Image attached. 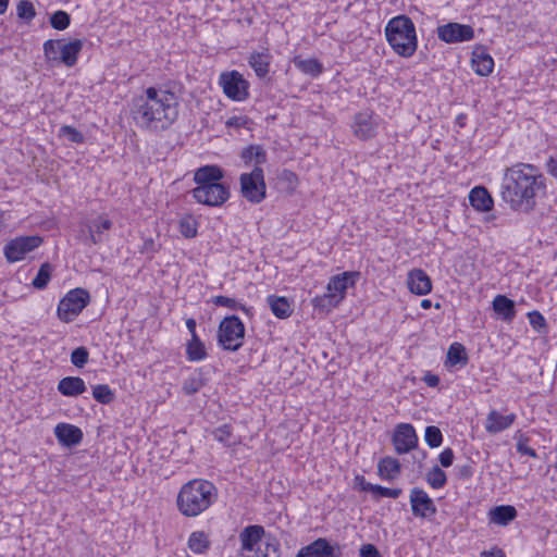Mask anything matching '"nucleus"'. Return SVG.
Returning <instances> with one entry per match:
<instances>
[{
  "label": "nucleus",
  "instance_id": "nucleus-4",
  "mask_svg": "<svg viewBox=\"0 0 557 557\" xmlns=\"http://www.w3.org/2000/svg\"><path fill=\"white\" fill-rule=\"evenodd\" d=\"M385 36L393 50L401 57H411L417 50L414 25L405 15L396 16L387 23Z\"/></svg>",
  "mask_w": 557,
  "mask_h": 557
},
{
  "label": "nucleus",
  "instance_id": "nucleus-13",
  "mask_svg": "<svg viewBox=\"0 0 557 557\" xmlns=\"http://www.w3.org/2000/svg\"><path fill=\"white\" fill-rule=\"evenodd\" d=\"M409 502L412 515L417 518L430 520L437 511L433 499L420 487L410 490Z\"/></svg>",
  "mask_w": 557,
  "mask_h": 557
},
{
  "label": "nucleus",
  "instance_id": "nucleus-41",
  "mask_svg": "<svg viewBox=\"0 0 557 557\" xmlns=\"http://www.w3.org/2000/svg\"><path fill=\"white\" fill-rule=\"evenodd\" d=\"M92 397L102 405H109L115 399L113 389L108 384L92 386Z\"/></svg>",
  "mask_w": 557,
  "mask_h": 557
},
{
  "label": "nucleus",
  "instance_id": "nucleus-9",
  "mask_svg": "<svg viewBox=\"0 0 557 557\" xmlns=\"http://www.w3.org/2000/svg\"><path fill=\"white\" fill-rule=\"evenodd\" d=\"M382 122L379 114H375L370 107H366L354 115L351 129L357 138L368 140L376 136Z\"/></svg>",
  "mask_w": 557,
  "mask_h": 557
},
{
  "label": "nucleus",
  "instance_id": "nucleus-11",
  "mask_svg": "<svg viewBox=\"0 0 557 557\" xmlns=\"http://www.w3.org/2000/svg\"><path fill=\"white\" fill-rule=\"evenodd\" d=\"M220 84L224 94L234 101H243L248 95V82L237 71L223 73L220 77Z\"/></svg>",
  "mask_w": 557,
  "mask_h": 557
},
{
  "label": "nucleus",
  "instance_id": "nucleus-54",
  "mask_svg": "<svg viewBox=\"0 0 557 557\" xmlns=\"http://www.w3.org/2000/svg\"><path fill=\"white\" fill-rule=\"evenodd\" d=\"M226 126L227 127H232V128H235V129H240V128H245V129H248V131H251L252 129V120L249 119L248 116L246 115H235V116H232L230 117L226 122H225Z\"/></svg>",
  "mask_w": 557,
  "mask_h": 557
},
{
  "label": "nucleus",
  "instance_id": "nucleus-29",
  "mask_svg": "<svg viewBox=\"0 0 557 557\" xmlns=\"http://www.w3.org/2000/svg\"><path fill=\"white\" fill-rule=\"evenodd\" d=\"M400 473V462L393 457H384L377 463V474L382 480L393 481Z\"/></svg>",
  "mask_w": 557,
  "mask_h": 557
},
{
  "label": "nucleus",
  "instance_id": "nucleus-23",
  "mask_svg": "<svg viewBox=\"0 0 557 557\" xmlns=\"http://www.w3.org/2000/svg\"><path fill=\"white\" fill-rule=\"evenodd\" d=\"M58 392L66 397H77L86 392L85 381L79 376H65L58 383Z\"/></svg>",
  "mask_w": 557,
  "mask_h": 557
},
{
  "label": "nucleus",
  "instance_id": "nucleus-42",
  "mask_svg": "<svg viewBox=\"0 0 557 557\" xmlns=\"http://www.w3.org/2000/svg\"><path fill=\"white\" fill-rule=\"evenodd\" d=\"M212 436L215 441L220 442L225 447L235 445V442L231 441L233 437V428L228 423L215 428L212 431Z\"/></svg>",
  "mask_w": 557,
  "mask_h": 557
},
{
  "label": "nucleus",
  "instance_id": "nucleus-55",
  "mask_svg": "<svg viewBox=\"0 0 557 557\" xmlns=\"http://www.w3.org/2000/svg\"><path fill=\"white\" fill-rule=\"evenodd\" d=\"M17 15L21 18L30 21L35 17L36 12L33 3L27 0H22L17 4Z\"/></svg>",
  "mask_w": 557,
  "mask_h": 557
},
{
  "label": "nucleus",
  "instance_id": "nucleus-30",
  "mask_svg": "<svg viewBox=\"0 0 557 557\" xmlns=\"http://www.w3.org/2000/svg\"><path fill=\"white\" fill-rule=\"evenodd\" d=\"M469 361L466 348L462 344L455 342L447 350L445 367H465Z\"/></svg>",
  "mask_w": 557,
  "mask_h": 557
},
{
  "label": "nucleus",
  "instance_id": "nucleus-10",
  "mask_svg": "<svg viewBox=\"0 0 557 557\" xmlns=\"http://www.w3.org/2000/svg\"><path fill=\"white\" fill-rule=\"evenodd\" d=\"M42 243L40 236H20L8 242L3 248L7 260L11 263L21 261Z\"/></svg>",
  "mask_w": 557,
  "mask_h": 557
},
{
  "label": "nucleus",
  "instance_id": "nucleus-24",
  "mask_svg": "<svg viewBox=\"0 0 557 557\" xmlns=\"http://www.w3.org/2000/svg\"><path fill=\"white\" fill-rule=\"evenodd\" d=\"M112 222L109 219L102 216L94 220L88 226L89 236L86 238L91 245H98L108 239V235L104 231H109L112 227Z\"/></svg>",
  "mask_w": 557,
  "mask_h": 557
},
{
  "label": "nucleus",
  "instance_id": "nucleus-21",
  "mask_svg": "<svg viewBox=\"0 0 557 557\" xmlns=\"http://www.w3.org/2000/svg\"><path fill=\"white\" fill-rule=\"evenodd\" d=\"M308 557H339V546H332L326 539L320 537L302 547Z\"/></svg>",
  "mask_w": 557,
  "mask_h": 557
},
{
  "label": "nucleus",
  "instance_id": "nucleus-12",
  "mask_svg": "<svg viewBox=\"0 0 557 557\" xmlns=\"http://www.w3.org/2000/svg\"><path fill=\"white\" fill-rule=\"evenodd\" d=\"M418 435L412 424L399 423L392 435V444L398 455L407 454L418 446Z\"/></svg>",
  "mask_w": 557,
  "mask_h": 557
},
{
  "label": "nucleus",
  "instance_id": "nucleus-7",
  "mask_svg": "<svg viewBox=\"0 0 557 557\" xmlns=\"http://www.w3.org/2000/svg\"><path fill=\"white\" fill-rule=\"evenodd\" d=\"M240 193L248 202L258 205L267 197V185L261 166H255L249 173L239 176Z\"/></svg>",
  "mask_w": 557,
  "mask_h": 557
},
{
  "label": "nucleus",
  "instance_id": "nucleus-60",
  "mask_svg": "<svg viewBox=\"0 0 557 557\" xmlns=\"http://www.w3.org/2000/svg\"><path fill=\"white\" fill-rule=\"evenodd\" d=\"M360 557H382L377 547L373 544H363L359 549Z\"/></svg>",
  "mask_w": 557,
  "mask_h": 557
},
{
  "label": "nucleus",
  "instance_id": "nucleus-33",
  "mask_svg": "<svg viewBox=\"0 0 557 557\" xmlns=\"http://www.w3.org/2000/svg\"><path fill=\"white\" fill-rule=\"evenodd\" d=\"M267 302L272 313L278 319H286L293 312L290 302L286 297L270 295L267 298Z\"/></svg>",
  "mask_w": 557,
  "mask_h": 557
},
{
  "label": "nucleus",
  "instance_id": "nucleus-18",
  "mask_svg": "<svg viewBox=\"0 0 557 557\" xmlns=\"http://www.w3.org/2000/svg\"><path fill=\"white\" fill-rule=\"evenodd\" d=\"M407 285L416 295H426L432 290V281L422 269H413L408 273Z\"/></svg>",
  "mask_w": 557,
  "mask_h": 557
},
{
  "label": "nucleus",
  "instance_id": "nucleus-59",
  "mask_svg": "<svg viewBox=\"0 0 557 557\" xmlns=\"http://www.w3.org/2000/svg\"><path fill=\"white\" fill-rule=\"evenodd\" d=\"M455 459L454 450L450 447L445 448L438 456V461L442 467L448 468L453 465Z\"/></svg>",
  "mask_w": 557,
  "mask_h": 557
},
{
  "label": "nucleus",
  "instance_id": "nucleus-49",
  "mask_svg": "<svg viewBox=\"0 0 557 557\" xmlns=\"http://www.w3.org/2000/svg\"><path fill=\"white\" fill-rule=\"evenodd\" d=\"M528 319L530 325L535 330L537 333H547V323L544 318V315L537 311L533 310L528 313Z\"/></svg>",
  "mask_w": 557,
  "mask_h": 557
},
{
  "label": "nucleus",
  "instance_id": "nucleus-2",
  "mask_svg": "<svg viewBox=\"0 0 557 557\" xmlns=\"http://www.w3.org/2000/svg\"><path fill=\"white\" fill-rule=\"evenodd\" d=\"M224 170L216 164H207L198 168L194 173L197 185L190 190L196 202L208 207H221L231 197L230 186L222 182Z\"/></svg>",
  "mask_w": 557,
  "mask_h": 557
},
{
  "label": "nucleus",
  "instance_id": "nucleus-43",
  "mask_svg": "<svg viewBox=\"0 0 557 557\" xmlns=\"http://www.w3.org/2000/svg\"><path fill=\"white\" fill-rule=\"evenodd\" d=\"M198 222L191 215H184L178 222L180 233L185 238H194L197 236Z\"/></svg>",
  "mask_w": 557,
  "mask_h": 557
},
{
  "label": "nucleus",
  "instance_id": "nucleus-62",
  "mask_svg": "<svg viewBox=\"0 0 557 557\" xmlns=\"http://www.w3.org/2000/svg\"><path fill=\"white\" fill-rule=\"evenodd\" d=\"M546 170L552 176L557 178V158L549 157L546 161Z\"/></svg>",
  "mask_w": 557,
  "mask_h": 557
},
{
  "label": "nucleus",
  "instance_id": "nucleus-17",
  "mask_svg": "<svg viewBox=\"0 0 557 557\" xmlns=\"http://www.w3.org/2000/svg\"><path fill=\"white\" fill-rule=\"evenodd\" d=\"M265 535V530L260 524H249L239 533L240 549L244 552H252Z\"/></svg>",
  "mask_w": 557,
  "mask_h": 557
},
{
  "label": "nucleus",
  "instance_id": "nucleus-26",
  "mask_svg": "<svg viewBox=\"0 0 557 557\" xmlns=\"http://www.w3.org/2000/svg\"><path fill=\"white\" fill-rule=\"evenodd\" d=\"M472 67L476 74L486 76L493 71L494 60L483 48H476L472 53Z\"/></svg>",
  "mask_w": 557,
  "mask_h": 557
},
{
  "label": "nucleus",
  "instance_id": "nucleus-38",
  "mask_svg": "<svg viewBox=\"0 0 557 557\" xmlns=\"http://www.w3.org/2000/svg\"><path fill=\"white\" fill-rule=\"evenodd\" d=\"M211 302L218 307H226L232 310H242L245 314L251 317L253 314V308L247 307L238 302L235 298L218 295L211 297Z\"/></svg>",
  "mask_w": 557,
  "mask_h": 557
},
{
  "label": "nucleus",
  "instance_id": "nucleus-48",
  "mask_svg": "<svg viewBox=\"0 0 557 557\" xmlns=\"http://www.w3.org/2000/svg\"><path fill=\"white\" fill-rule=\"evenodd\" d=\"M70 22V14L62 10L55 11L50 16V24L57 30H64L65 28L69 27Z\"/></svg>",
  "mask_w": 557,
  "mask_h": 557
},
{
  "label": "nucleus",
  "instance_id": "nucleus-53",
  "mask_svg": "<svg viewBox=\"0 0 557 557\" xmlns=\"http://www.w3.org/2000/svg\"><path fill=\"white\" fill-rule=\"evenodd\" d=\"M88 358L89 351L85 346H79L71 352V362L76 368H83L88 362Z\"/></svg>",
  "mask_w": 557,
  "mask_h": 557
},
{
  "label": "nucleus",
  "instance_id": "nucleus-31",
  "mask_svg": "<svg viewBox=\"0 0 557 557\" xmlns=\"http://www.w3.org/2000/svg\"><path fill=\"white\" fill-rule=\"evenodd\" d=\"M83 48V41L81 39H74L70 42H63L60 50L59 61L63 62L67 66H72L77 61V55Z\"/></svg>",
  "mask_w": 557,
  "mask_h": 557
},
{
  "label": "nucleus",
  "instance_id": "nucleus-22",
  "mask_svg": "<svg viewBox=\"0 0 557 557\" xmlns=\"http://www.w3.org/2000/svg\"><path fill=\"white\" fill-rule=\"evenodd\" d=\"M516 420L515 413L503 416L496 410L490 411L486 418L485 430L491 434H497L508 429Z\"/></svg>",
  "mask_w": 557,
  "mask_h": 557
},
{
  "label": "nucleus",
  "instance_id": "nucleus-46",
  "mask_svg": "<svg viewBox=\"0 0 557 557\" xmlns=\"http://www.w3.org/2000/svg\"><path fill=\"white\" fill-rule=\"evenodd\" d=\"M58 136L66 138L72 144H83L85 141L83 133L70 125L61 126Z\"/></svg>",
  "mask_w": 557,
  "mask_h": 557
},
{
  "label": "nucleus",
  "instance_id": "nucleus-58",
  "mask_svg": "<svg viewBox=\"0 0 557 557\" xmlns=\"http://www.w3.org/2000/svg\"><path fill=\"white\" fill-rule=\"evenodd\" d=\"M159 250L160 245L157 244L152 237H148L144 239L143 246L139 251L144 255H148V257L151 259Z\"/></svg>",
  "mask_w": 557,
  "mask_h": 557
},
{
  "label": "nucleus",
  "instance_id": "nucleus-51",
  "mask_svg": "<svg viewBox=\"0 0 557 557\" xmlns=\"http://www.w3.org/2000/svg\"><path fill=\"white\" fill-rule=\"evenodd\" d=\"M474 462L468 459L465 463L455 466V472L459 480L467 481L474 475Z\"/></svg>",
  "mask_w": 557,
  "mask_h": 557
},
{
  "label": "nucleus",
  "instance_id": "nucleus-61",
  "mask_svg": "<svg viewBox=\"0 0 557 557\" xmlns=\"http://www.w3.org/2000/svg\"><path fill=\"white\" fill-rule=\"evenodd\" d=\"M422 381L429 386V387H437L440 384V377L436 374H433L431 372H426L424 376L422 377Z\"/></svg>",
  "mask_w": 557,
  "mask_h": 557
},
{
  "label": "nucleus",
  "instance_id": "nucleus-47",
  "mask_svg": "<svg viewBox=\"0 0 557 557\" xmlns=\"http://www.w3.org/2000/svg\"><path fill=\"white\" fill-rule=\"evenodd\" d=\"M366 488L370 490V492L375 497L398 498L401 495V493H403V490L399 488V487L389 488V487H385V486H382V485H379V484L368 485V487H366Z\"/></svg>",
  "mask_w": 557,
  "mask_h": 557
},
{
  "label": "nucleus",
  "instance_id": "nucleus-32",
  "mask_svg": "<svg viewBox=\"0 0 557 557\" xmlns=\"http://www.w3.org/2000/svg\"><path fill=\"white\" fill-rule=\"evenodd\" d=\"M240 158L246 165L261 166L267 162V151L260 145H250L243 149Z\"/></svg>",
  "mask_w": 557,
  "mask_h": 557
},
{
  "label": "nucleus",
  "instance_id": "nucleus-39",
  "mask_svg": "<svg viewBox=\"0 0 557 557\" xmlns=\"http://www.w3.org/2000/svg\"><path fill=\"white\" fill-rule=\"evenodd\" d=\"M295 66L300 70L302 73L318 76L322 73V64L315 59H301L299 57L294 58Z\"/></svg>",
  "mask_w": 557,
  "mask_h": 557
},
{
  "label": "nucleus",
  "instance_id": "nucleus-64",
  "mask_svg": "<svg viewBox=\"0 0 557 557\" xmlns=\"http://www.w3.org/2000/svg\"><path fill=\"white\" fill-rule=\"evenodd\" d=\"M482 557H505V554L502 549H494V550H484L481 554Z\"/></svg>",
  "mask_w": 557,
  "mask_h": 557
},
{
  "label": "nucleus",
  "instance_id": "nucleus-8",
  "mask_svg": "<svg viewBox=\"0 0 557 557\" xmlns=\"http://www.w3.org/2000/svg\"><path fill=\"white\" fill-rule=\"evenodd\" d=\"M90 295L84 288L70 290L59 302L57 314L62 322L74 320L89 304Z\"/></svg>",
  "mask_w": 557,
  "mask_h": 557
},
{
  "label": "nucleus",
  "instance_id": "nucleus-34",
  "mask_svg": "<svg viewBox=\"0 0 557 557\" xmlns=\"http://www.w3.org/2000/svg\"><path fill=\"white\" fill-rule=\"evenodd\" d=\"M208 356L206 346L198 335H194L186 344V358L189 361H201Z\"/></svg>",
  "mask_w": 557,
  "mask_h": 557
},
{
  "label": "nucleus",
  "instance_id": "nucleus-44",
  "mask_svg": "<svg viewBox=\"0 0 557 557\" xmlns=\"http://www.w3.org/2000/svg\"><path fill=\"white\" fill-rule=\"evenodd\" d=\"M426 482L433 488H442L447 483L446 473L438 467L434 466L425 475Z\"/></svg>",
  "mask_w": 557,
  "mask_h": 557
},
{
  "label": "nucleus",
  "instance_id": "nucleus-56",
  "mask_svg": "<svg viewBox=\"0 0 557 557\" xmlns=\"http://www.w3.org/2000/svg\"><path fill=\"white\" fill-rule=\"evenodd\" d=\"M146 94H147L148 100L154 101L159 104H164V102H168L174 98L173 92H170V91H162V96L159 97V91L153 87H149L146 90Z\"/></svg>",
  "mask_w": 557,
  "mask_h": 557
},
{
  "label": "nucleus",
  "instance_id": "nucleus-35",
  "mask_svg": "<svg viewBox=\"0 0 557 557\" xmlns=\"http://www.w3.org/2000/svg\"><path fill=\"white\" fill-rule=\"evenodd\" d=\"M277 186L281 191L292 195L298 186V176L293 171L283 169L277 174Z\"/></svg>",
  "mask_w": 557,
  "mask_h": 557
},
{
  "label": "nucleus",
  "instance_id": "nucleus-20",
  "mask_svg": "<svg viewBox=\"0 0 557 557\" xmlns=\"http://www.w3.org/2000/svg\"><path fill=\"white\" fill-rule=\"evenodd\" d=\"M469 202L479 212H488L494 208V199L484 186H475L470 190Z\"/></svg>",
  "mask_w": 557,
  "mask_h": 557
},
{
  "label": "nucleus",
  "instance_id": "nucleus-14",
  "mask_svg": "<svg viewBox=\"0 0 557 557\" xmlns=\"http://www.w3.org/2000/svg\"><path fill=\"white\" fill-rule=\"evenodd\" d=\"M436 34L447 44L469 41L474 37V30L470 25L453 22L438 26Z\"/></svg>",
  "mask_w": 557,
  "mask_h": 557
},
{
  "label": "nucleus",
  "instance_id": "nucleus-37",
  "mask_svg": "<svg viewBox=\"0 0 557 557\" xmlns=\"http://www.w3.org/2000/svg\"><path fill=\"white\" fill-rule=\"evenodd\" d=\"M188 548L194 554H205L210 548V541L203 531H195L188 537Z\"/></svg>",
  "mask_w": 557,
  "mask_h": 557
},
{
  "label": "nucleus",
  "instance_id": "nucleus-6",
  "mask_svg": "<svg viewBox=\"0 0 557 557\" xmlns=\"http://www.w3.org/2000/svg\"><path fill=\"white\" fill-rule=\"evenodd\" d=\"M245 333V324L239 317L226 315L218 326V345L223 350L237 351L244 345Z\"/></svg>",
  "mask_w": 557,
  "mask_h": 557
},
{
  "label": "nucleus",
  "instance_id": "nucleus-50",
  "mask_svg": "<svg viewBox=\"0 0 557 557\" xmlns=\"http://www.w3.org/2000/svg\"><path fill=\"white\" fill-rule=\"evenodd\" d=\"M256 557H281L278 541L275 537L270 539L263 549H258Z\"/></svg>",
  "mask_w": 557,
  "mask_h": 557
},
{
  "label": "nucleus",
  "instance_id": "nucleus-3",
  "mask_svg": "<svg viewBox=\"0 0 557 557\" xmlns=\"http://www.w3.org/2000/svg\"><path fill=\"white\" fill-rule=\"evenodd\" d=\"M218 500V488L205 479H194L182 485L176 506L181 515L187 518L198 517Z\"/></svg>",
  "mask_w": 557,
  "mask_h": 557
},
{
  "label": "nucleus",
  "instance_id": "nucleus-28",
  "mask_svg": "<svg viewBox=\"0 0 557 557\" xmlns=\"http://www.w3.org/2000/svg\"><path fill=\"white\" fill-rule=\"evenodd\" d=\"M272 55L269 50L261 52H252L249 57L248 63L253 69L258 77H265L270 70Z\"/></svg>",
  "mask_w": 557,
  "mask_h": 557
},
{
  "label": "nucleus",
  "instance_id": "nucleus-15",
  "mask_svg": "<svg viewBox=\"0 0 557 557\" xmlns=\"http://www.w3.org/2000/svg\"><path fill=\"white\" fill-rule=\"evenodd\" d=\"M360 275L358 271H346L334 275L326 285V292L335 297H341L342 302L346 297L347 288L354 287Z\"/></svg>",
  "mask_w": 557,
  "mask_h": 557
},
{
  "label": "nucleus",
  "instance_id": "nucleus-63",
  "mask_svg": "<svg viewBox=\"0 0 557 557\" xmlns=\"http://www.w3.org/2000/svg\"><path fill=\"white\" fill-rule=\"evenodd\" d=\"M196 326H197V323H196L195 319L189 318L186 320V327L189 331L191 337H194V335H197Z\"/></svg>",
  "mask_w": 557,
  "mask_h": 557
},
{
  "label": "nucleus",
  "instance_id": "nucleus-45",
  "mask_svg": "<svg viewBox=\"0 0 557 557\" xmlns=\"http://www.w3.org/2000/svg\"><path fill=\"white\" fill-rule=\"evenodd\" d=\"M424 441L430 448H437L443 443V433L435 425H428L424 431Z\"/></svg>",
  "mask_w": 557,
  "mask_h": 557
},
{
  "label": "nucleus",
  "instance_id": "nucleus-16",
  "mask_svg": "<svg viewBox=\"0 0 557 557\" xmlns=\"http://www.w3.org/2000/svg\"><path fill=\"white\" fill-rule=\"evenodd\" d=\"M54 435L60 445L69 448L79 445L84 437L83 431L78 426L64 422L55 425Z\"/></svg>",
  "mask_w": 557,
  "mask_h": 557
},
{
  "label": "nucleus",
  "instance_id": "nucleus-27",
  "mask_svg": "<svg viewBox=\"0 0 557 557\" xmlns=\"http://www.w3.org/2000/svg\"><path fill=\"white\" fill-rule=\"evenodd\" d=\"M208 383L203 368L196 369L190 376L184 380L182 391L185 395L191 396L198 393Z\"/></svg>",
  "mask_w": 557,
  "mask_h": 557
},
{
  "label": "nucleus",
  "instance_id": "nucleus-57",
  "mask_svg": "<svg viewBox=\"0 0 557 557\" xmlns=\"http://www.w3.org/2000/svg\"><path fill=\"white\" fill-rule=\"evenodd\" d=\"M528 442H529V438L521 434L516 444L517 451L521 455H525V456L536 459L539 457V455L535 449H533L532 447H530L528 445Z\"/></svg>",
  "mask_w": 557,
  "mask_h": 557
},
{
  "label": "nucleus",
  "instance_id": "nucleus-40",
  "mask_svg": "<svg viewBox=\"0 0 557 557\" xmlns=\"http://www.w3.org/2000/svg\"><path fill=\"white\" fill-rule=\"evenodd\" d=\"M53 268L49 262L40 265L36 276L32 281V285L36 289H45L51 280Z\"/></svg>",
  "mask_w": 557,
  "mask_h": 557
},
{
  "label": "nucleus",
  "instance_id": "nucleus-5",
  "mask_svg": "<svg viewBox=\"0 0 557 557\" xmlns=\"http://www.w3.org/2000/svg\"><path fill=\"white\" fill-rule=\"evenodd\" d=\"M177 115V107H134L132 110L136 125L151 131L166 129Z\"/></svg>",
  "mask_w": 557,
  "mask_h": 557
},
{
  "label": "nucleus",
  "instance_id": "nucleus-36",
  "mask_svg": "<svg viewBox=\"0 0 557 557\" xmlns=\"http://www.w3.org/2000/svg\"><path fill=\"white\" fill-rule=\"evenodd\" d=\"M311 304L314 308V310H318L319 312L327 313L332 309L338 307L341 304V297H335L332 294H329L327 292L323 295L315 296Z\"/></svg>",
  "mask_w": 557,
  "mask_h": 557
},
{
  "label": "nucleus",
  "instance_id": "nucleus-1",
  "mask_svg": "<svg viewBox=\"0 0 557 557\" xmlns=\"http://www.w3.org/2000/svg\"><path fill=\"white\" fill-rule=\"evenodd\" d=\"M540 194H546V182L535 165L518 163L505 170L500 195L511 210L531 212Z\"/></svg>",
  "mask_w": 557,
  "mask_h": 557
},
{
  "label": "nucleus",
  "instance_id": "nucleus-25",
  "mask_svg": "<svg viewBox=\"0 0 557 557\" xmlns=\"http://www.w3.org/2000/svg\"><path fill=\"white\" fill-rule=\"evenodd\" d=\"M494 312L504 321H512L516 317V304L505 295H497L492 301Z\"/></svg>",
  "mask_w": 557,
  "mask_h": 557
},
{
  "label": "nucleus",
  "instance_id": "nucleus-52",
  "mask_svg": "<svg viewBox=\"0 0 557 557\" xmlns=\"http://www.w3.org/2000/svg\"><path fill=\"white\" fill-rule=\"evenodd\" d=\"M62 40L49 39L44 44V52L48 60L59 61Z\"/></svg>",
  "mask_w": 557,
  "mask_h": 557
},
{
  "label": "nucleus",
  "instance_id": "nucleus-19",
  "mask_svg": "<svg viewBox=\"0 0 557 557\" xmlns=\"http://www.w3.org/2000/svg\"><path fill=\"white\" fill-rule=\"evenodd\" d=\"M518 516V511L512 505H497L487 512L490 524L507 527Z\"/></svg>",
  "mask_w": 557,
  "mask_h": 557
}]
</instances>
